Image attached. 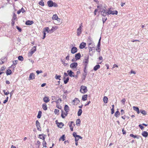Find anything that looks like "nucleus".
Listing matches in <instances>:
<instances>
[{
    "label": "nucleus",
    "mask_w": 148,
    "mask_h": 148,
    "mask_svg": "<svg viewBox=\"0 0 148 148\" xmlns=\"http://www.w3.org/2000/svg\"><path fill=\"white\" fill-rule=\"evenodd\" d=\"M97 8H99V12H101V15L105 16L107 15L106 9L104 6L100 5L97 6Z\"/></svg>",
    "instance_id": "obj_1"
},
{
    "label": "nucleus",
    "mask_w": 148,
    "mask_h": 148,
    "mask_svg": "<svg viewBox=\"0 0 148 148\" xmlns=\"http://www.w3.org/2000/svg\"><path fill=\"white\" fill-rule=\"evenodd\" d=\"M83 26L82 23L80 24L78 28H77V35L78 36H79L82 32V29Z\"/></svg>",
    "instance_id": "obj_2"
},
{
    "label": "nucleus",
    "mask_w": 148,
    "mask_h": 148,
    "mask_svg": "<svg viewBox=\"0 0 148 148\" xmlns=\"http://www.w3.org/2000/svg\"><path fill=\"white\" fill-rule=\"evenodd\" d=\"M36 46H34L29 52L28 53V56L29 57L32 56L34 53L36 51Z\"/></svg>",
    "instance_id": "obj_3"
},
{
    "label": "nucleus",
    "mask_w": 148,
    "mask_h": 148,
    "mask_svg": "<svg viewBox=\"0 0 148 148\" xmlns=\"http://www.w3.org/2000/svg\"><path fill=\"white\" fill-rule=\"evenodd\" d=\"M88 91L86 87L82 86L80 87V91L82 93H85Z\"/></svg>",
    "instance_id": "obj_4"
},
{
    "label": "nucleus",
    "mask_w": 148,
    "mask_h": 148,
    "mask_svg": "<svg viewBox=\"0 0 148 148\" xmlns=\"http://www.w3.org/2000/svg\"><path fill=\"white\" fill-rule=\"evenodd\" d=\"M89 62V56H85L83 62V64L85 66H87V65Z\"/></svg>",
    "instance_id": "obj_5"
},
{
    "label": "nucleus",
    "mask_w": 148,
    "mask_h": 148,
    "mask_svg": "<svg viewBox=\"0 0 148 148\" xmlns=\"http://www.w3.org/2000/svg\"><path fill=\"white\" fill-rule=\"evenodd\" d=\"M87 44L88 47H95V43L93 41L91 40H88L87 43Z\"/></svg>",
    "instance_id": "obj_6"
},
{
    "label": "nucleus",
    "mask_w": 148,
    "mask_h": 148,
    "mask_svg": "<svg viewBox=\"0 0 148 148\" xmlns=\"http://www.w3.org/2000/svg\"><path fill=\"white\" fill-rule=\"evenodd\" d=\"M89 49V53L90 55L91 56L95 52V47H88Z\"/></svg>",
    "instance_id": "obj_7"
},
{
    "label": "nucleus",
    "mask_w": 148,
    "mask_h": 148,
    "mask_svg": "<svg viewBox=\"0 0 148 148\" xmlns=\"http://www.w3.org/2000/svg\"><path fill=\"white\" fill-rule=\"evenodd\" d=\"M49 29V27H46L44 29L43 31V33L44 34V35H43V37L42 38L43 39H45V37L46 35V32H47L48 33H49L48 32Z\"/></svg>",
    "instance_id": "obj_8"
},
{
    "label": "nucleus",
    "mask_w": 148,
    "mask_h": 148,
    "mask_svg": "<svg viewBox=\"0 0 148 148\" xmlns=\"http://www.w3.org/2000/svg\"><path fill=\"white\" fill-rule=\"evenodd\" d=\"M36 123L37 129L38 130L40 131L41 130V129L40 123L38 121L36 120Z\"/></svg>",
    "instance_id": "obj_9"
},
{
    "label": "nucleus",
    "mask_w": 148,
    "mask_h": 148,
    "mask_svg": "<svg viewBox=\"0 0 148 148\" xmlns=\"http://www.w3.org/2000/svg\"><path fill=\"white\" fill-rule=\"evenodd\" d=\"M57 28L58 27L56 26L52 27V28L50 29L49 28L48 32L50 34H51L55 31L57 29Z\"/></svg>",
    "instance_id": "obj_10"
},
{
    "label": "nucleus",
    "mask_w": 148,
    "mask_h": 148,
    "mask_svg": "<svg viewBox=\"0 0 148 148\" xmlns=\"http://www.w3.org/2000/svg\"><path fill=\"white\" fill-rule=\"evenodd\" d=\"M77 66V62H73L70 65V67L72 69L76 68Z\"/></svg>",
    "instance_id": "obj_11"
},
{
    "label": "nucleus",
    "mask_w": 148,
    "mask_h": 148,
    "mask_svg": "<svg viewBox=\"0 0 148 148\" xmlns=\"http://www.w3.org/2000/svg\"><path fill=\"white\" fill-rule=\"evenodd\" d=\"M68 114V112H63V111H62L61 116L62 118H64L65 117L67 116Z\"/></svg>",
    "instance_id": "obj_12"
},
{
    "label": "nucleus",
    "mask_w": 148,
    "mask_h": 148,
    "mask_svg": "<svg viewBox=\"0 0 148 148\" xmlns=\"http://www.w3.org/2000/svg\"><path fill=\"white\" fill-rule=\"evenodd\" d=\"M77 51V48L75 47H73L71 50V52L72 54H74L76 53Z\"/></svg>",
    "instance_id": "obj_13"
},
{
    "label": "nucleus",
    "mask_w": 148,
    "mask_h": 148,
    "mask_svg": "<svg viewBox=\"0 0 148 148\" xmlns=\"http://www.w3.org/2000/svg\"><path fill=\"white\" fill-rule=\"evenodd\" d=\"M67 72L68 73V75L70 77H74V73L71 71L68 70Z\"/></svg>",
    "instance_id": "obj_14"
},
{
    "label": "nucleus",
    "mask_w": 148,
    "mask_h": 148,
    "mask_svg": "<svg viewBox=\"0 0 148 148\" xmlns=\"http://www.w3.org/2000/svg\"><path fill=\"white\" fill-rule=\"evenodd\" d=\"M86 45V43L84 42H82L79 45V47L80 49L84 48Z\"/></svg>",
    "instance_id": "obj_15"
},
{
    "label": "nucleus",
    "mask_w": 148,
    "mask_h": 148,
    "mask_svg": "<svg viewBox=\"0 0 148 148\" xmlns=\"http://www.w3.org/2000/svg\"><path fill=\"white\" fill-rule=\"evenodd\" d=\"M47 3L49 7H52L53 6V2L51 0H49L48 1Z\"/></svg>",
    "instance_id": "obj_16"
},
{
    "label": "nucleus",
    "mask_w": 148,
    "mask_h": 148,
    "mask_svg": "<svg viewBox=\"0 0 148 148\" xmlns=\"http://www.w3.org/2000/svg\"><path fill=\"white\" fill-rule=\"evenodd\" d=\"M81 54L80 53H78L75 54V57L76 60L80 59L81 58Z\"/></svg>",
    "instance_id": "obj_17"
},
{
    "label": "nucleus",
    "mask_w": 148,
    "mask_h": 148,
    "mask_svg": "<svg viewBox=\"0 0 148 148\" xmlns=\"http://www.w3.org/2000/svg\"><path fill=\"white\" fill-rule=\"evenodd\" d=\"M34 76L35 75L33 73H31L29 76V79L30 80L34 79L35 78Z\"/></svg>",
    "instance_id": "obj_18"
},
{
    "label": "nucleus",
    "mask_w": 148,
    "mask_h": 148,
    "mask_svg": "<svg viewBox=\"0 0 148 148\" xmlns=\"http://www.w3.org/2000/svg\"><path fill=\"white\" fill-rule=\"evenodd\" d=\"M34 23L33 21L28 20L25 23V24L27 25H31Z\"/></svg>",
    "instance_id": "obj_19"
},
{
    "label": "nucleus",
    "mask_w": 148,
    "mask_h": 148,
    "mask_svg": "<svg viewBox=\"0 0 148 148\" xmlns=\"http://www.w3.org/2000/svg\"><path fill=\"white\" fill-rule=\"evenodd\" d=\"M74 123L73 121H71L70 123H69V126L70 127L71 130L73 131V126H72V124Z\"/></svg>",
    "instance_id": "obj_20"
},
{
    "label": "nucleus",
    "mask_w": 148,
    "mask_h": 148,
    "mask_svg": "<svg viewBox=\"0 0 148 148\" xmlns=\"http://www.w3.org/2000/svg\"><path fill=\"white\" fill-rule=\"evenodd\" d=\"M56 124H57L58 127L60 128H62V127L64 126V124L62 122L58 123H56Z\"/></svg>",
    "instance_id": "obj_21"
},
{
    "label": "nucleus",
    "mask_w": 148,
    "mask_h": 148,
    "mask_svg": "<svg viewBox=\"0 0 148 148\" xmlns=\"http://www.w3.org/2000/svg\"><path fill=\"white\" fill-rule=\"evenodd\" d=\"M142 135L143 136L147 137L148 136V133L147 132L143 131L142 132Z\"/></svg>",
    "instance_id": "obj_22"
},
{
    "label": "nucleus",
    "mask_w": 148,
    "mask_h": 148,
    "mask_svg": "<svg viewBox=\"0 0 148 148\" xmlns=\"http://www.w3.org/2000/svg\"><path fill=\"white\" fill-rule=\"evenodd\" d=\"M133 109L135 111H136L138 114H139L140 112L139 111V108L135 106H133Z\"/></svg>",
    "instance_id": "obj_23"
},
{
    "label": "nucleus",
    "mask_w": 148,
    "mask_h": 148,
    "mask_svg": "<svg viewBox=\"0 0 148 148\" xmlns=\"http://www.w3.org/2000/svg\"><path fill=\"white\" fill-rule=\"evenodd\" d=\"M69 106L67 105H65L64 107V110L65 112H68L69 111Z\"/></svg>",
    "instance_id": "obj_24"
},
{
    "label": "nucleus",
    "mask_w": 148,
    "mask_h": 148,
    "mask_svg": "<svg viewBox=\"0 0 148 148\" xmlns=\"http://www.w3.org/2000/svg\"><path fill=\"white\" fill-rule=\"evenodd\" d=\"M43 100L45 103H46L49 102V98L47 97H44L43 99Z\"/></svg>",
    "instance_id": "obj_25"
},
{
    "label": "nucleus",
    "mask_w": 148,
    "mask_h": 148,
    "mask_svg": "<svg viewBox=\"0 0 148 148\" xmlns=\"http://www.w3.org/2000/svg\"><path fill=\"white\" fill-rule=\"evenodd\" d=\"M100 67V66L99 65H97L94 67L93 70L95 71H96L99 69Z\"/></svg>",
    "instance_id": "obj_26"
},
{
    "label": "nucleus",
    "mask_w": 148,
    "mask_h": 148,
    "mask_svg": "<svg viewBox=\"0 0 148 148\" xmlns=\"http://www.w3.org/2000/svg\"><path fill=\"white\" fill-rule=\"evenodd\" d=\"M42 108L44 110H46L47 109V104L45 103L43 104L42 105Z\"/></svg>",
    "instance_id": "obj_27"
},
{
    "label": "nucleus",
    "mask_w": 148,
    "mask_h": 148,
    "mask_svg": "<svg viewBox=\"0 0 148 148\" xmlns=\"http://www.w3.org/2000/svg\"><path fill=\"white\" fill-rule=\"evenodd\" d=\"M103 101L105 103H107L108 102V97H106L105 96L103 98Z\"/></svg>",
    "instance_id": "obj_28"
},
{
    "label": "nucleus",
    "mask_w": 148,
    "mask_h": 148,
    "mask_svg": "<svg viewBox=\"0 0 148 148\" xmlns=\"http://www.w3.org/2000/svg\"><path fill=\"white\" fill-rule=\"evenodd\" d=\"M87 95H85L83 96L82 99V100L84 101L86 100L87 99Z\"/></svg>",
    "instance_id": "obj_29"
},
{
    "label": "nucleus",
    "mask_w": 148,
    "mask_h": 148,
    "mask_svg": "<svg viewBox=\"0 0 148 148\" xmlns=\"http://www.w3.org/2000/svg\"><path fill=\"white\" fill-rule=\"evenodd\" d=\"M120 113L118 111H116L115 113L114 116L116 117H118L120 115Z\"/></svg>",
    "instance_id": "obj_30"
},
{
    "label": "nucleus",
    "mask_w": 148,
    "mask_h": 148,
    "mask_svg": "<svg viewBox=\"0 0 148 148\" xmlns=\"http://www.w3.org/2000/svg\"><path fill=\"white\" fill-rule=\"evenodd\" d=\"M11 70H10L9 69H8L7 70V72H6V75H10L11 73Z\"/></svg>",
    "instance_id": "obj_31"
},
{
    "label": "nucleus",
    "mask_w": 148,
    "mask_h": 148,
    "mask_svg": "<svg viewBox=\"0 0 148 148\" xmlns=\"http://www.w3.org/2000/svg\"><path fill=\"white\" fill-rule=\"evenodd\" d=\"M42 112L40 111H39L38 112V114L37 117L38 118L40 119V118L41 116Z\"/></svg>",
    "instance_id": "obj_32"
},
{
    "label": "nucleus",
    "mask_w": 148,
    "mask_h": 148,
    "mask_svg": "<svg viewBox=\"0 0 148 148\" xmlns=\"http://www.w3.org/2000/svg\"><path fill=\"white\" fill-rule=\"evenodd\" d=\"M118 12L116 10L112 11L111 10V14L112 15H117V14Z\"/></svg>",
    "instance_id": "obj_33"
},
{
    "label": "nucleus",
    "mask_w": 148,
    "mask_h": 148,
    "mask_svg": "<svg viewBox=\"0 0 148 148\" xmlns=\"http://www.w3.org/2000/svg\"><path fill=\"white\" fill-rule=\"evenodd\" d=\"M111 8H109L108 10L107 11V15H109L111 14V10H110Z\"/></svg>",
    "instance_id": "obj_34"
},
{
    "label": "nucleus",
    "mask_w": 148,
    "mask_h": 148,
    "mask_svg": "<svg viewBox=\"0 0 148 148\" xmlns=\"http://www.w3.org/2000/svg\"><path fill=\"white\" fill-rule=\"evenodd\" d=\"M58 17L56 14H54L52 17V19L53 20H56L57 19Z\"/></svg>",
    "instance_id": "obj_35"
},
{
    "label": "nucleus",
    "mask_w": 148,
    "mask_h": 148,
    "mask_svg": "<svg viewBox=\"0 0 148 148\" xmlns=\"http://www.w3.org/2000/svg\"><path fill=\"white\" fill-rule=\"evenodd\" d=\"M87 74H83L82 75V80L83 81L85 79L86 76Z\"/></svg>",
    "instance_id": "obj_36"
},
{
    "label": "nucleus",
    "mask_w": 148,
    "mask_h": 148,
    "mask_svg": "<svg viewBox=\"0 0 148 148\" xmlns=\"http://www.w3.org/2000/svg\"><path fill=\"white\" fill-rule=\"evenodd\" d=\"M65 135H63L60 138H59V140L60 141L61 140H62V141H64L65 140Z\"/></svg>",
    "instance_id": "obj_37"
},
{
    "label": "nucleus",
    "mask_w": 148,
    "mask_h": 148,
    "mask_svg": "<svg viewBox=\"0 0 148 148\" xmlns=\"http://www.w3.org/2000/svg\"><path fill=\"white\" fill-rule=\"evenodd\" d=\"M82 113V110L81 109H79L78 112V116H80L81 115Z\"/></svg>",
    "instance_id": "obj_38"
},
{
    "label": "nucleus",
    "mask_w": 148,
    "mask_h": 148,
    "mask_svg": "<svg viewBox=\"0 0 148 148\" xmlns=\"http://www.w3.org/2000/svg\"><path fill=\"white\" fill-rule=\"evenodd\" d=\"M81 121L79 119H78L76 121V125H78V124L80 125V123Z\"/></svg>",
    "instance_id": "obj_39"
},
{
    "label": "nucleus",
    "mask_w": 148,
    "mask_h": 148,
    "mask_svg": "<svg viewBox=\"0 0 148 148\" xmlns=\"http://www.w3.org/2000/svg\"><path fill=\"white\" fill-rule=\"evenodd\" d=\"M16 16V14L15 13H13V16L12 17V20L14 21L16 19L17 17Z\"/></svg>",
    "instance_id": "obj_40"
},
{
    "label": "nucleus",
    "mask_w": 148,
    "mask_h": 148,
    "mask_svg": "<svg viewBox=\"0 0 148 148\" xmlns=\"http://www.w3.org/2000/svg\"><path fill=\"white\" fill-rule=\"evenodd\" d=\"M39 137L40 138L43 140H45V138L43 136V135L42 134H39Z\"/></svg>",
    "instance_id": "obj_41"
},
{
    "label": "nucleus",
    "mask_w": 148,
    "mask_h": 148,
    "mask_svg": "<svg viewBox=\"0 0 148 148\" xmlns=\"http://www.w3.org/2000/svg\"><path fill=\"white\" fill-rule=\"evenodd\" d=\"M18 60L21 61L23 60V58L22 56H19L18 57Z\"/></svg>",
    "instance_id": "obj_42"
},
{
    "label": "nucleus",
    "mask_w": 148,
    "mask_h": 148,
    "mask_svg": "<svg viewBox=\"0 0 148 148\" xmlns=\"http://www.w3.org/2000/svg\"><path fill=\"white\" fill-rule=\"evenodd\" d=\"M46 143L45 140H43L42 143V145H43V147H47L46 146Z\"/></svg>",
    "instance_id": "obj_43"
},
{
    "label": "nucleus",
    "mask_w": 148,
    "mask_h": 148,
    "mask_svg": "<svg viewBox=\"0 0 148 148\" xmlns=\"http://www.w3.org/2000/svg\"><path fill=\"white\" fill-rule=\"evenodd\" d=\"M140 112L144 115H146V111L144 110H140Z\"/></svg>",
    "instance_id": "obj_44"
},
{
    "label": "nucleus",
    "mask_w": 148,
    "mask_h": 148,
    "mask_svg": "<svg viewBox=\"0 0 148 148\" xmlns=\"http://www.w3.org/2000/svg\"><path fill=\"white\" fill-rule=\"evenodd\" d=\"M69 79V77L67 78L65 80H64V83L65 84H66L68 82Z\"/></svg>",
    "instance_id": "obj_45"
},
{
    "label": "nucleus",
    "mask_w": 148,
    "mask_h": 148,
    "mask_svg": "<svg viewBox=\"0 0 148 148\" xmlns=\"http://www.w3.org/2000/svg\"><path fill=\"white\" fill-rule=\"evenodd\" d=\"M60 77H61V76H60V75L57 76V75H56L55 77V78L56 79H59L60 80Z\"/></svg>",
    "instance_id": "obj_46"
},
{
    "label": "nucleus",
    "mask_w": 148,
    "mask_h": 148,
    "mask_svg": "<svg viewBox=\"0 0 148 148\" xmlns=\"http://www.w3.org/2000/svg\"><path fill=\"white\" fill-rule=\"evenodd\" d=\"M39 4L42 6H43L44 5V2L42 1H40L39 2Z\"/></svg>",
    "instance_id": "obj_47"
},
{
    "label": "nucleus",
    "mask_w": 148,
    "mask_h": 148,
    "mask_svg": "<svg viewBox=\"0 0 148 148\" xmlns=\"http://www.w3.org/2000/svg\"><path fill=\"white\" fill-rule=\"evenodd\" d=\"M3 92L4 93L5 95H7L9 93V92L8 91H7V92H6V90H3Z\"/></svg>",
    "instance_id": "obj_48"
},
{
    "label": "nucleus",
    "mask_w": 148,
    "mask_h": 148,
    "mask_svg": "<svg viewBox=\"0 0 148 148\" xmlns=\"http://www.w3.org/2000/svg\"><path fill=\"white\" fill-rule=\"evenodd\" d=\"M86 67H87V66H85L84 69V74H87V70H86Z\"/></svg>",
    "instance_id": "obj_49"
},
{
    "label": "nucleus",
    "mask_w": 148,
    "mask_h": 148,
    "mask_svg": "<svg viewBox=\"0 0 148 148\" xmlns=\"http://www.w3.org/2000/svg\"><path fill=\"white\" fill-rule=\"evenodd\" d=\"M101 39V37H100V38L99 40L98 43L97 45V47H100V44H101V43H100Z\"/></svg>",
    "instance_id": "obj_50"
},
{
    "label": "nucleus",
    "mask_w": 148,
    "mask_h": 148,
    "mask_svg": "<svg viewBox=\"0 0 148 148\" xmlns=\"http://www.w3.org/2000/svg\"><path fill=\"white\" fill-rule=\"evenodd\" d=\"M73 136L74 137H77V136H78V135H77V133L76 132H74L73 133Z\"/></svg>",
    "instance_id": "obj_51"
},
{
    "label": "nucleus",
    "mask_w": 148,
    "mask_h": 148,
    "mask_svg": "<svg viewBox=\"0 0 148 148\" xmlns=\"http://www.w3.org/2000/svg\"><path fill=\"white\" fill-rule=\"evenodd\" d=\"M96 50L98 52H100L101 51V49L99 47H97V48L96 49Z\"/></svg>",
    "instance_id": "obj_52"
},
{
    "label": "nucleus",
    "mask_w": 148,
    "mask_h": 148,
    "mask_svg": "<svg viewBox=\"0 0 148 148\" xmlns=\"http://www.w3.org/2000/svg\"><path fill=\"white\" fill-rule=\"evenodd\" d=\"M130 136L133 137L134 138H136V137L137 135H134L133 134H130Z\"/></svg>",
    "instance_id": "obj_53"
},
{
    "label": "nucleus",
    "mask_w": 148,
    "mask_h": 148,
    "mask_svg": "<svg viewBox=\"0 0 148 148\" xmlns=\"http://www.w3.org/2000/svg\"><path fill=\"white\" fill-rule=\"evenodd\" d=\"M17 60H14L12 62L13 65H15L17 64Z\"/></svg>",
    "instance_id": "obj_54"
},
{
    "label": "nucleus",
    "mask_w": 148,
    "mask_h": 148,
    "mask_svg": "<svg viewBox=\"0 0 148 148\" xmlns=\"http://www.w3.org/2000/svg\"><path fill=\"white\" fill-rule=\"evenodd\" d=\"M107 19V18H106V17H104V18H103L102 20H103V23H104V22L106 21Z\"/></svg>",
    "instance_id": "obj_55"
},
{
    "label": "nucleus",
    "mask_w": 148,
    "mask_h": 148,
    "mask_svg": "<svg viewBox=\"0 0 148 148\" xmlns=\"http://www.w3.org/2000/svg\"><path fill=\"white\" fill-rule=\"evenodd\" d=\"M59 110L57 109H55L54 110V113L56 114H58V113L59 112Z\"/></svg>",
    "instance_id": "obj_56"
},
{
    "label": "nucleus",
    "mask_w": 148,
    "mask_h": 148,
    "mask_svg": "<svg viewBox=\"0 0 148 148\" xmlns=\"http://www.w3.org/2000/svg\"><path fill=\"white\" fill-rule=\"evenodd\" d=\"M15 67L16 66L15 65L12 64L11 66L10 67V68H11L14 70Z\"/></svg>",
    "instance_id": "obj_57"
},
{
    "label": "nucleus",
    "mask_w": 148,
    "mask_h": 148,
    "mask_svg": "<svg viewBox=\"0 0 148 148\" xmlns=\"http://www.w3.org/2000/svg\"><path fill=\"white\" fill-rule=\"evenodd\" d=\"M37 144L38 145V147H39L40 145V142L38 140L37 141Z\"/></svg>",
    "instance_id": "obj_58"
},
{
    "label": "nucleus",
    "mask_w": 148,
    "mask_h": 148,
    "mask_svg": "<svg viewBox=\"0 0 148 148\" xmlns=\"http://www.w3.org/2000/svg\"><path fill=\"white\" fill-rule=\"evenodd\" d=\"M5 66H2L0 69V70L1 71H3V70H5Z\"/></svg>",
    "instance_id": "obj_59"
},
{
    "label": "nucleus",
    "mask_w": 148,
    "mask_h": 148,
    "mask_svg": "<svg viewBox=\"0 0 148 148\" xmlns=\"http://www.w3.org/2000/svg\"><path fill=\"white\" fill-rule=\"evenodd\" d=\"M16 29L19 31V32H20L21 31V29L18 26H16Z\"/></svg>",
    "instance_id": "obj_60"
},
{
    "label": "nucleus",
    "mask_w": 148,
    "mask_h": 148,
    "mask_svg": "<svg viewBox=\"0 0 148 148\" xmlns=\"http://www.w3.org/2000/svg\"><path fill=\"white\" fill-rule=\"evenodd\" d=\"M36 72L37 73L38 75L40 73H41L42 72V71L41 70H40L39 71H38V70H37V71H36Z\"/></svg>",
    "instance_id": "obj_61"
},
{
    "label": "nucleus",
    "mask_w": 148,
    "mask_h": 148,
    "mask_svg": "<svg viewBox=\"0 0 148 148\" xmlns=\"http://www.w3.org/2000/svg\"><path fill=\"white\" fill-rule=\"evenodd\" d=\"M121 101L123 104H124L125 103V99H123L122 100H121Z\"/></svg>",
    "instance_id": "obj_62"
},
{
    "label": "nucleus",
    "mask_w": 148,
    "mask_h": 148,
    "mask_svg": "<svg viewBox=\"0 0 148 148\" xmlns=\"http://www.w3.org/2000/svg\"><path fill=\"white\" fill-rule=\"evenodd\" d=\"M66 59L67 60H69V55L68 54V55L66 57Z\"/></svg>",
    "instance_id": "obj_63"
},
{
    "label": "nucleus",
    "mask_w": 148,
    "mask_h": 148,
    "mask_svg": "<svg viewBox=\"0 0 148 148\" xmlns=\"http://www.w3.org/2000/svg\"><path fill=\"white\" fill-rule=\"evenodd\" d=\"M138 126L141 130H143L144 128V127L141 124L139 125Z\"/></svg>",
    "instance_id": "obj_64"
}]
</instances>
